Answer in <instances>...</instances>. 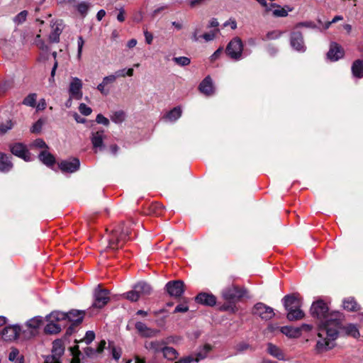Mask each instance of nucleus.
<instances>
[{
    "label": "nucleus",
    "mask_w": 363,
    "mask_h": 363,
    "mask_svg": "<svg viewBox=\"0 0 363 363\" xmlns=\"http://www.w3.org/2000/svg\"><path fill=\"white\" fill-rule=\"evenodd\" d=\"M311 315L320 321L315 351L320 354L333 349L339 336L342 315L338 311H330L322 300L313 303L311 307Z\"/></svg>",
    "instance_id": "f257e3e1"
},
{
    "label": "nucleus",
    "mask_w": 363,
    "mask_h": 363,
    "mask_svg": "<svg viewBox=\"0 0 363 363\" xmlns=\"http://www.w3.org/2000/svg\"><path fill=\"white\" fill-rule=\"evenodd\" d=\"M130 233L128 226L121 225L116 227L107 238V249L115 250L122 247L123 242L128 239Z\"/></svg>",
    "instance_id": "f03ea898"
},
{
    "label": "nucleus",
    "mask_w": 363,
    "mask_h": 363,
    "mask_svg": "<svg viewBox=\"0 0 363 363\" xmlns=\"http://www.w3.org/2000/svg\"><path fill=\"white\" fill-rule=\"evenodd\" d=\"M243 43L239 37L233 38L228 44L225 52L233 60L238 61L242 59Z\"/></svg>",
    "instance_id": "7ed1b4c3"
},
{
    "label": "nucleus",
    "mask_w": 363,
    "mask_h": 363,
    "mask_svg": "<svg viewBox=\"0 0 363 363\" xmlns=\"http://www.w3.org/2000/svg\"><path fill=\"white\" fill-rule=\"evenodd\" d=\"M93 296V308L99 309L102 308L108 303L110 300L109 291L105 289H101L100 285H98L94 289Z\"/></svg>",
    "instance_id": "20e7f679"
},
{
    "label": "nucleus",
    "mask_w": 363,
    "mask_h": 363,
    "mask_svg": "<svg viewBox=\"0 0 363 363\" xmlns=\"http://www.w3.org/2000/svg\"><path fill=\"white\" fill-rule=\"evenodd\" d=\"M65 352L63 343L60 340H56L52 342L51 354L45 357L44 363H62L61 357Z\"/></svg>",
    "instance_id": "39448f33"
},
{
    "label": "nucleus",
    "mask_w": 363,
    "mask_h": 363,
    "mask_svg": "<svg viewBox=\"0 0 363 363\" xmlns=\"http://www.w3.org/2000/svg\"><path fill=\"white\" fill-rule=\"evenodd\" d=\"M245 293L246 290L245 289L232 285L224 289L222 295L224 299L230 301L240 299L245 296Z\"/></svg>",
    "instance_id": "423d86ee"
},
{
    "label": "nucleus",
    "mask_w": 363,
    "mask_h": 363,
    "mask_svg": "<svg viewBox=\"0 0 363 363\" xmlns=\"http://www.w3.org/2000/svg\"><path fill=\"white\" fill-rule=\"evenodd\" d=\"M252 313L265 320H270L275 315L274 309L263 303H256L253 307Z\"/></svg>",
    "instance_id": "0eeeda50"
},
{
    "label": "nucleus",
    "mask_w": 363,
    "mask_h": 363,
    "mask_svg": "<svg viewBox=\"0 0 363 363\" xmlns=\"http://www.w3.org/2000/svg\"><path fill=\"white\" fill-rule=\"evenodd\" d=\"M9 150L13 155L23 159L26 162L31 160L30 154L23 143H15L10 144Z\"/></svg>",
    "instance_id": "6e6552de"
},
{
    "label": "nucleus",
    "mask_w": 363,
    "mask_h": 363,
    "mask_svg": "<svg viewBox=\"0 0 363 363\" xmlns=\"http://www.w3.org/2000/svg\"><path fill=\"white\" fill-rule=\"evenodd\" d=\"M51 32L48 35L50 43H57L60 42V36L64 29L62 20L57 19L50 23Z\"/></svg>",
    "instance_id": "1a4fd4ad"
},
{
    "label": "nucleus",
    "mask_w": 363,
    "mask_h": 363,
    "mask_svg": "<svg viewBox=\"0 0 363 363\" xmlns=\"http://www.w3.org/2000/svg\"><path fill=\"white\" fill-rule=\"evenodd\" d=\"M58 167L63 173L72 174L79 170L80 167V161L77 157H72L61 161L58 164Z\"/></svg>",
    "instance_id": "9d476101"
},
{
    "label": "nucleus",
    "mask_w": 363,
    "mask_h": 363,
    "mask_svg": "<svg viewBox=\"0 0 363 363\" xmlns=\"http://www.w3.org/2000/svg\"><path fill=\"white\" fill-rule=\"evenodd\" d=\"M165 289L170 296L180 297L184 292V283L181 280L170 281L166 284Z\"/></svg>",
    "instance_id": "9b49d317"
},
{
    "label": "nucleus",
    "mask_w": 363,
    "mask_h": 363,
    "mask_svg": "<svg viewBox=\"0 0 363 363\" xmlns=\"http://www.w3.org/2000/svg\"><path fill=\"white\" fill-rule=\"evenodd\" d=\"M290 45L294 50L299 52H304L306 50L303 35L300 31L294 30L291 33Z\"/></svg>",
    "instance_id": "f8f14e48"
},
{
    "label": "nucleus",
    "mask_w": 363,
    "mask_h": 363,
    "mask_svg": "<svg viewBox=\"0 0 363 363\" xmlns=\"http://www.w3.org/2000/svg\"><path fill=\"white\" fill-rule=\"evenodd\" d=\"M21 327L13 325L5 327L1 331V337L6 341H11L21 337Z\"/></svg>",
    "instance_id": "ddd939ff"
},
{
    "label": "nucleus",
    "mask_w": 363,
    "mask_h": 363,
    "mask_svg": "<svg viewBox=\"0 0 363 363\" xmlns=\"http://www.w3.org/2000/svg\"><path fill=\"white\" fill-rule=\"evenodd\" d=\"M82 82L77 77H72L69 84V94L70 98L76 100H80L82 98Z\"/></svg>",
    "instance_id": "4468645a"
},
{
    "label": "nucleus",
    "mask_w": 363,
    "mask_h": 363,
    "mask_svg": "<svg viewBox=\"0 0 363 363\" xmlns=\"http://www.w3.org/2000/svg\"><path fill=\"white\" fill-rule=\"evenodd\" d=\"M105 138L106 135L103 130L91 133V141L96 152L104 148V140Z\"/></svg>",
    "instance_id": "2eb2a0df"
},
{
    "label": "nucleus",
    "mask_w": 363,
    "mask_h": 363,
    "mask_svg": "<svg viewBox=\"0 0 363 363\" xmlns=\"http://www.w3.org/2000/svg\"><path fill=\"white\" fill-rule=\"evenodd\" d=\"M282 302L286 311L301 308L302 305L301 298L296 294L285 296L282 299Z\"/></svg>",
    "instance_id": "dca6fc26"
},
{
    "label": "nucleus",
    "mask_w": 363,
    "mask_h": 363,
    "mask_svg": "<svg viewBox=\"0 0 363 363\" xmlns=\"http://www.w3.org/2000/svg\"><path fill=\"white\" fill-rule=\"evenodd\" d=\"M344 56L342 48L336 43H331L327 53V57L330 61H337Z\"/></svg>",
    "instance_id": "f3484780"
},
{
    "label": "nucleus",
    "mask_w": 363,
    "mask_h": 363,
    "mask_svg": "<svg viewBox=\"0 0 363 363\" xmlns=\"http://www.w3.org/2000/svg\"><path fill=\"white\" fill-rule=\"evenodd\" d=\"M135 327L140 335L145 337H155L159 333V330L149 328L145 323L140 321L136 322Z\"/></svg>",
    "instance_id": "a211bd4d"
},
{
    "label": "nucleus",
    "mask_w": 363,
    "mask_h": 363,
    "mask_svg": "<svg viewBox=\"0 0 363 363\" xmlns=\"http://www.w3.org/2000/svg\"><path fill=\"white\" fill-rule=\"evenodd\" d=\"M200 91L206 96H211L214 93L213 80L210 76L206 77L199 84Z\"/></svg>",
    "instance_id": "6ab92c4d"
},
{
    "label": "nucleus",
    "mask_w": 363,
    "mask_h": 363,
    "mask_svg": "<svg viewBox=\"0 0 363 363\" xmlns=\"http://www.w3.org/2000/svg\"><path fill=\"white\" fill-rule=\"evenodd\" d=\"M271 11L274 17H286L288 16L289 12L292 11L294 8L289 6H284V7L280 5L272 3L270 4Z\"/></svg>",
    "instance_id": "aec40b11"
},
{
    "label": "nucleus",
    "mask_w": 363,
    "mask_h": 363,
    "mask_svg": "<svg viewBox=\"0 0 363 363\" xmlns=\"http://www.w3.org/2000/svg\"><path fill=\"white\" fill-rule=\"evenodd\" d=\"M195 299L197 303L208 306H213L216 303V296L208 293H200Z\"/></svg>",
    "instance_id": "412c9836"
},
{
    "label": "nucleus",
    "mask_w": 363,
    "mask_h": 363,
    "mask_svg": "<svg viewBox=\"0 0 363 363\" xmlns=\"http://www.w3.org/2000/svg\"><path fill=\"white\" fill-rule=\"evenodd\" d=\"M13 167L11 157L5 153H0V172L8 173Z\"/></svg>",
    "instance_id": "4be33fe9"
},
{
    "label": "nucleus",
    "mask_w": 363,
    "mask_h": 363,
    "mask_svg": "<svg viewBox=\"0 0 363 363\" xmlns=\"http://www.w3.org/2000/svg\"><path fill=\"white\" fill-rule=\"evenodd\" d=\"M164 342L163 341H146L145 342V347L149 352H152L154 354H157L159 352H162V350L164 347Z\"/></svg>",
    "instance_id": "5701e85b"
},
{
    "label": "nucleus",
    "mask_w": 363,
    "mask_h": 363,
    "mask_svg": "<svg viewBox=\"0 0 363 363\" xmlns=\"http://www.w3.org/2000/svg\"><path fill=\"white\" fill-rule=\"evenodd\" d=\"M182 113V110L180 106H176L172 108L171 111L167 113L164 116V119L167 121L174 123L177 121L181 116Z\"/></svg>",
    "instance_id": "b1692460"
},
{
    "label": "nucleus",
    "mask_w": 363,
    "mask_h": 363,
    "mask_svg": "<svg viewBox=\"0 0 363 363\" xmlns=\"http://www.w3.org/2000/svg\"><path fill=\"white\" fill-rule=\"evenodd\" d=\"M267 352L270 355L279 360L285 359L284 354L282 350L279 347L272 343L267 344Z\"/></svg>",
    "instance_id": "393cba45"
},
{
    "label": "nucleus",
    "mask_w": 363,
    "mask_h": 363,
    "mask_svg": "<svg viewBox=\"0 0 363 363\" xmlns=\"http://www.w3.org/2000/svg\"><path fill=\"white\" fill-rule=\"evenodd\" d=\"M280 331L289 338H298L301 336L298 327L283 326Z\"/></svg>",
    "instance_id": "a878e982"
},
{
    "label": "nucleus",
    "mask_w": 363,
    "mask_h": 363,
    "mask_svg": "<svg viewBox=\"0 0 363 363\" xmlns=\"http://www.w3.org/2000/svg\"><path fill=\"white\" fill-rule=\"evenodd\" d=\"M305 314L301 308L287 310L286 317L290 321H296L302 319Z\"/></svg>",
    "instance_id": "bb28decb"
},
{
    "label": "nucleus",
    "mask_w": 363,
    "mask_h": 363,
    "mask_svg": "<svg viewBox=\"0 0 363 363\" xmlns=\"http://www.w3.org/2000/svg\"><path fill=\"white\" fill-rule=\"evenodd\" d=\"M211 350L212 347L209 344H206L202 347H200L194 356L195 362L205 359Z\"/></svg>",
    "instance_id": "cd10ccee"
},
{
    "label": "nucleus",
    "mask_w": 363,
    "mask_h": 363,
    "mask_svg": "<svg viewBox=\"0 0 363 363\" xmlns=\"http://www.w3.org/2000/svg\"><path fill=\"white\" fill-rule=\"evenodd\" d=\"M39 160L45 165L50 167L55 164V159L54 156L46 150H43L39 154Z\"/></svg>",
    "instance_id": "c85d7f7f"
},
{
    "label": "nucleus",
    "mask_w": 363,
    "mask_h": 363,
    "mask_svg": "<svg viewBox=\"0 0 363 363\" xmlns=\"http://www.w3.org/2000/svg\"><path fill=\"white\" fill-rule=\"evenodd\" d=\"M133 286L138 292L140 296L142 295L150 294L152 291L150 285L145 281H139L137 284H135Z\"/></svg>",
    "instance_id": "c756f323"
},
{
    "label": "nucleus",
    "mask_w": 363,
    "mask_h": 363,
    "mask_svg": "<svg viewBox=\"0 0 363 363\" xmlns=\"http://www.w3.org/2000/svg\"><path fill=\"white\" fill-rule=\"evenodd\" d=\"M342 305L343 308L349 311H357L360 309V306L352 297L345 298Z\"/></svg>",
    "instance_id": "7c9ffc66"
},
{
    "label": "nucleus",
    "mask_w": 363,
    "mask_h": 363,
    "mask_svg": "<svg viewBox=\"0 0 363 363\" xmlns=\"http://www.w3.org/2000/svg\"><path fill=\"white\" fill-rule=\"evenodd\" d=\"M352 75L357 78L363 77V61L357 60L352 65Z\"/></svg>",
    "instance_id": "2f4dec72"
},
{
    "label": "nucleus",
    "mask_w": 363,
    "mask_h": 363,
    "mask_svg": "<svg viewBox=\"0 0 363 363\" xmlns=\"http://www.w3.org/2000/svg\"><path fill=\"white\" fill-rule=\"evenodd\" d=\"M43 321V318L42 316L38 315L35 316L30 320H28L26 323V325L31 328L32 330H34L37 333H38V329L42 325Z\"/></svg>",
    "instance_id": "473e14b6"
},
{
    "label": "nucleus",
    "mask_w": 363,
    "mask_h": 363,
    "mask_svg": "<svg viewBox=\"0 0 363 363\" xmlns=\"http://www.w3.org/2000/svg\"><path fill=\"white\" fill-rule=\"evenodd\" d=\"M105 346H106V341L101 340L100 342V343L99 344L96 350H94L91 347H86L84 349V353L88 357H94L96 354H99V353L102 352L104 349L105 348Z\"/></svg>",
    "instance_id": "72a5a7b5"
},
{
    "label": "nucleus",
    "mask_w": 363,
    "mask_h": 363,
    "mask_svg": "<svg viewBox=\"0 0 363 363\" xmlns=\"http://www.w3.org/2000/svg\"><path fill=\"white\" fill-rule=\"evenodd\" d=\"M343 331L347 335L354 338L359 337V332L357 326L353 323L347 324L343 327Z\"/></svg>",
    "instance_id": "f704fd0d"
},
{
    "label": "nucleus",
    "mask_w": 363,
    "mask_h": 363,
    "mask_svg": "<svg viewBox=\"0 0 363 363\" xmlns=\"http://www.w3.org/2000/svg\"><path fill=\"white\" fill-rule=\"evenodd\" d=\"M67 314V319L75 323H80L83 320L84 315L80 311L73 310Z\"/></svg>",
    "instance_id": "c9c22d12"
},
{
    "label": "nucleus",
    "mask_w": 363,
    "mask_h": 363,
    "mask_svg": "<svg viewBox=\"0 0 363 363\" xmlns=\"http://www.w3.org/2000/svg\"><path fill=\"white\" fill-rule=\"evenodd\" d=\"M49 323L45 325L44 331L46 334H57L61 331V326L52 320H48Z\"/></svg>",
    "instance_id": "e433bc0d"
},
{
    "label": "nucleus",
    "mask_w": 363,
    "mask_h": 363,
    "mask_svg": "<svg viewBox=\"0 0 363 363\" xmlns=\"http://www.w3.org/2000/svg\"><path fill=\"white\" fill-rule=\"evenodd\" d=\"M67 314L66 313L60 312V311H53L50 313L49 315H46L45 318L47 320H52L54 321H60L67 320Z\"/></svg>",
    "instance_id": "4c0bfd02"
},
{
    "label": "nucleus",
    "mask_w": 363,
    "mask_h": 363,
    "mask_svg": "<svg viewBox=\"0 0 363 363\" xmlns=\"http://www.w3.org/2000/svg\"><path fill=\"white\" fill-rule=\"evenodd\" d=\"M162 352L163 353V357L168 360H174L177 359L179 355L177 351L172 347L164 346Z\"/></svg>",
    "instance_id": "58836bf2"
},
{
    "label": "nucleus",
    "mask_w": 363,
    "mask_h": 363,
    "mask_svg": "<svg viewBox=\"0 0 363 363\" xmlns=\"http://www.w3.org/2000/svg\"><path fill=\"white\" fill-rule=\"evenodd\" d=\"M38 333L35 331L34 330H32L31 328L26 325V323L25 324V326L23 328H21V337L23 339L28 340L33 337H35Z\"/></svg>",
    "instance_id": "ea45409f"
},
{
    "label": "nucleus",
    "mask_w": 363,
    "mask_h": 363,
    "mask_svg": "<svg viewBox=\"0 0 363 363\" xmlns=\"http://www.w3.org/2000/svg\"><path fill=\"white\" fill-rule=\"evenodd\" d=\"M133 72L134 71L133 68H123L118 69L112 74L115 77V79L116 80L118 77H125L126 76L132 77L133 75Z\"/></svg>",
    "instance_id": "a19ab883"
},
{
    "label": "nucleus",
    "mask_w": 363,
    "mask_h": 363,
    "mask_svg": "<svg viewBox=\"0 0 363 363\" xmlns=\"http://www.w3.org/2000/svg\"><path fill=\"white\" fill-rule=\"evenodd\" d=\"M122 296L132 302L138 301L140 297L134 286L131 291L124 293Z\"/></svg>",
    "instance_id": "79ce46f5"
},
{
    "label": "nucleus",
    "mask_w": 363,
    "mask_h": 363,
    "mask_svg": "<svg viewBox=\"0 0 363 363\" xmlns=\"http://www.w3.org/2000/svg\"><path fill=\"white\" fill-rule=\"evenodd\" d=\"M36 94H30L23 99L22 104L27 106L35 107L36 105Z\"/></svg>",
    "instance_id": "37998d69"
},
{
    "label": "nucleus",
    "mask_w": 363,
    "mask_h": 363,
    "mask_svg": "<svg viewBox=\"0 0 363 363\" xmlns=\"http://www.w3.org/2000/svg\"><path fill=\"white\" fill-rule=\"evenodd\" d=\"M125 114L123 111H118L114 112L111 116V121L115 123H121L124 121Z\"/></svg>",
    "instance_id": "c03bdc74"
},
{
    "label": "nucleus",
    "mask_w": 363,
    "mask_h": 363,
    "mask_svg": "<svg viewBox=\"0 0 363 363\" xmlns=\"http://www.w3.org/2000/svg\"><path fill=\"white\" fill-rule=\"evenodd\" d=\"M77 11H79V13L83 16L84 17L87 13H88V11L90 8V4L88 3V2H86V1H82L79 4H78L76 6Z\"/></svg>",
    "instance_id": "a18cd8bd"
},
{
    "label": "nucleus",
    "mask_w": 363,
    "mask_h": 363,
    "mask_svg": "<svg viewBox=\"0 0 363 363\" xmlns=\"http://www.w3.org/2000/svg\"><path fill=\"white\" fill-rule=\"evenodd\" d=\"M282 35V32L279 30H272L268 32L262 40H272L279 39Z\"/></svg>",
    "instance_id": "49530a36"
},
{
    "label": "nucleus",
    "mask_w": 363,
    "mask_h": 363,
    "mask_svg": "<svg viewBox=\"0 0 363 363\" xmlns=\"http://www.w3.org/2000/svg\"><path fill=\"white\" fill-rule=\"evenodd\" d=\"M173 61L181 67L187 66L191 63L190 58L187 57H175L173 58Z\"/></svg>",
    "instance_id": "de8ad7c7"
},
{
    "label": "nucleus",
    "mask_w": 363,
    "mask_h": 363,
    "mask_svg": "<svg viewBox=\"0 0 363 363\" xmlns=\"http://www.w3.org/2000/svg\"><path fill=\"white\" fill-rule=\"evenodd\" d=\"M35 44L44 52H48L49 50V46L45 44V43L41 39L40 35H37L35 39Z\"/></svg>",
    "instance_id": "09e8293b"
},
{
    "label": "nucleus",
    "mask_w": 363,
    "mask_h": 363,
    "mask_svg": "<svg viewBox=\"0 0 363 363\" xmlns=\"http://www.w3.org/2000/svg\"><path fill=\"white\" fill-rule=\"evenodd\" d=\"M12 128H13V123L11 122V121H7L5 123H1L0 125V133L2 135L5 134L9 130L12 129Z\"/></svg>",
    "instance_id": "8fccbe9b"
},
{
    "label": "nucleus",
    "mask_w": 363,
    "mask_h": 363,
    "mask_svg": "<svg viewBox=\"0 0 363 363\" xmlns=\"http://www.w3.org/2000/svg\"><path fill=\"white\" fill-rule=\"evenodd\" d=\"M84 45V40L82 36L77 38V58L80 60L82 57V50Z\"/></svg>",
    "instance_id": "3c124183"
},
{
    "label": "nucleus",
    "mask_w": 363,
    "mask_h": 363,
    "mask_svg": "<svg viewBox=\"0 0 363 363\" xmlns=\"http://www.w3.org/2000/svg\"><path fill=\"white\" fill-rule=\"evenodd\" d=\"M28 12L26 11H23L20 12L18 15H16L14 18L15 23L18 24H21L23 23L27 17Z\"/></svg>",
    "instance_id": "603ef678"
},
{
    "label": "nucleus",
    "mask_w": 363,
    "mask_h": 363,
    "mask_svg": "<svg viewBox=\"0 0 363 363\" xmlns=\"http://www.w3.org/2000/svg\"><path fill=\"white\" fill-rule=\"evenodd\" d=\"M79 111L84 116H89L92 111L91 108L84 103L79 104Z\"/></svg>",
    "instance_id": "864d4df0"
},
{
    "label": "nucleus",
    "mask_w": 363,
    "mask_h": 363,
    "mask_svg": "<svg viewBox=\"0 0 363 363\" xmlns=\"http://www.w3.org/2000/svg\"><path fill=\"white\" fill-rule=\"evenodd\" d=\"M94 333L91 330H89L86 333V335L83 338V342H84L86 345H89L94 340Z\"/></svg>",
    "instance_id": "5fc2aeb1"
},
{
    "label": "nucleus",
    "mask_w": 363,
    "mask_h": 363,
    "mask_svg": "<svg viewBox=\"0 0 363 363\" xmlns=\"http://www.w3.org/2000/svg\"><path fill=\"white\" fill-rule=\"evenodd\" d=\"M301 27H306L314 29L316 28V25L313 21H304L297 23L295 26V28H298Z\"/></svg>",
    "instance_id": "6e6d98bb"
},
{
    "label": "nucleus",
    "mask_w": 363,
    "mask_h": 363,
    "mask_svg": "<svg viewBox=\"0 0 363 363\" xmlns=\"http://www.w3.org/2000/svg\"><path fill=\"white\" fill-rule=\"evenodd\" d=\"M33 145L34 147L40 148V149L46 150L48 148V147L46 145V143H45V141L41 138H38V139L35 140Z\"/></svg>",
    "instance_id": "4d7b16f0"
},
{
    "label": "nucleus",
    "mask_w": 363,
    "mask_h": 363,
    "mask_svg": "<svg viewBox=\"0 0 363 363\" xmlns=\"http://www.w3.org/2000/svg\"><path fill=\"white\" fill-rule=\"evenodd\" d=\"M107 86L104 84L102 82L98 84L97 89L100 91V93L104 96H107L110 92V89L106 87Z\"/></svg>",
    "instance_id": "13d9d810"
},
{
    "label": "nucleus",
    "mask_w": 363,
    "mask_h": 363,
    "mask_svg": "<svg viewBox=\"0 0 363 363\" xmlns=\"http://www.w3.org/2000/svg\"><path fill=\"white\" fill-rule=\"evenodd\" d=\"M313 326L311 324L303 323L300 327H298L299 329V333L301 335L303 333H308L312 330Z\"/></svg>",
    "instance_id": "bf43d9fd"
},
{
    "label": "nucleus",
    "mask_w": 363,
    "mask_h": 363,
    "mask_svg": "<svg viewBox=\"0 0 363 363\" xmlns=\"http://www.w3.org/2000/svg\"><path fill=\"white\" fill-rule=\"evenodd\" d=\"M96 121L99 124H103L104 125H108L109 121L107 118L104 116L102 114L99 113L96 116Z\"/></svg>",
    "instance_id": "052dcab7"
},
{
    "label": "nucleus",
    "mask_w": 363,
    "mask_h": 363,
    "mask_svg": "<svg viewBox=\"0 0 363 363\" xmlns=\"http://www.w3.org/2000/svg\"><path fill=\"white\" fill-rule=\"evenodd\" d=\"M43 122L40 119L35 123L30 128L32 133H38L40 131Z\"/></svg>",
    "instance_id": "680f3d73"
},
{
    "label": "nucleus",
    "mask_w": 363,
    "mask_h": 363,
    "mask_svg": "<svg viewBox=\"0 0 363 363\" xmlns=\"http://www.w3.org/2000/svg\"><path fill=\"white\" fill-rule=\"evenodd\" d=\"M19 351L16 348H13L12 350L10 352L9 355V359L11 362H13L15 360L17 361V359H19L18 357Z\"/></svg>",
    "instance_id": "e2e57ef3"
},
{
    "label": "nucleus",
    "mask_w": 363,
    "mask_h": 363,
    "mask_svg": "<svg viewBox=\"0 0 363 363\" xmlns=\"http://www.w3.org/2000/svg\"><path fill=\"white\" fill-rule=\"evenodd\" d=\"M249 348H250V345L246 342H240V343H238L235 346V350L238 352H242Z\"/></svg>",
    "instance_id": "0e129e2a"
},
{
    "label": "nucleus",
    "mask_w": 363,
    "mask_h": 363,
    "mask_svg": "<svg viewBox=\"0 0 363 363\" xmlns=\"http://www.w3.org/2000/svg\"><path fill=\"white\" fill-rule=\"evenodd\" d=\"M216 37V33L214 31H211L210 33H206L201 35V38L206 41L209 42L214 40Z\"/></svg>",
    "instance_id": "69168bd1"
},
{
    "label": "nucleus",
    "mask_w": 363,
    "mask_h": 363,
    "mask_svg": "<svg viewBox=\"0 0 363 363\" xmlns=\"http://www.w3.org/2000/svg\"><path fill=\"white\" fill-rule=\"evenodd\" d=\"M116 81L115 77L111 74L108 76H106L103 78L102 82L108 86V84L114 83Z\"/></svg>",
    "instance_id": "338daca9"
},
{
    "label": "nucleus",
    "mask_w": 363,
    "mask_h": 363,
    "mask_svg": "<svg viewBox=\"0 0 363 363\" xmlns=\"http://www.w3.org/2000/svg\"><path fill=\"white\" fill-rule=\"evenodd\" d=\"M189 307L186 304H179L176 306L174 313H185L188 311Z\"/></svg>",
    "instance_id": "774afa93"
}]
</instances>
